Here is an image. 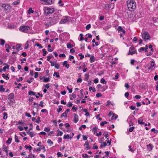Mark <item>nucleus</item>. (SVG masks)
I'll return each instance as SVG.
<instances>
[{"label": "nucleus", "instance_id": "obj_1", "mask_svg": "<svg viewBox=\"0 0 158 158\" xmlns=\"http://www.w3.org/2000/svg\"><path fill=\"white\" fill-rule=\"evenodd\" d=\"M127 4L129 10L130 11H133L136 8V4L134 0L127 1Z\"/></svg>", "mask_w": 158, "mask_h": 158}, {"label": "nucleus", "instance_id": "obj_2", "mask_svg": "<svg viewBox=\"0 0 158 158\" xmlns=\"http://www.w3.org/2000/svg\"><path fill=\"white\" fill-rule=\"evenodd\" d=\"M61 15L59 12L55 13L54 14V16L52 19V22L54 24L56 23L59 20Z\"/></svg>", "mask_w": 158, "mask_h": 158}, {"label": "nucleus", "instance_id": "obj_3", "mask_svg": "<svg viewBox=\"0 0 158 158\" xmlns=\"http://www.w3.org/2000/svg\"><path fill=\"white\" fill-rule=\"evenodd\" d=\"M54 9L53 8H51L46 6L44 8V13L47 14H52L54 12Z\"/></svg>", "mask_w": 158, "mask_h": 158}, {"label": "nucleus", "instance_id": "obj_4", "mask_svg": "<svg viewBox=\"0 0 158 158\" xmlns=\"http://www.w3.org/2000/svg\"><path fill=\"white\" fill-rule=\"evenodd\" d=\"M142 38L145 40H148L150 38V36L148 32H144L142 35Z\"/></svg>", "mask_w": 158, "mask_h": 158}, {"label": "nucleus", "instance_id": "obj_5", "mask_svg": "<svg viewBox=\"0 0 158 158\" xmlns=\"http://www.w3.org/2000/svg\"><path fill=\"white\" fill-rule=\"evenodd\" d=\"M30 27L27 26H22L19 28V30L20 31L23 32H26L30 29Z\"/></svg>", "mask_w": 158, "mask_h": 158}, {"label": "nucleus", "instance_id": "obj_6", "mask_svg": "<svg viewBox=\"0 0 158 158\" xmlns=\"http://www.w3.org/2000/svg\"><path fill=\"white\" fill-rule=\"evenodd\" d=\"M42 2V4L44 5H51L52 3V0H40Z\"/></svg>", "mask_w": 158, "mask_h": 158}, {"label": "nucleus", "instance_id": "obj_7", "mask_svg": "<svg viewBox=\"0 0 158 158\" xmlns=\"http://www.w3.org/2000/svg\"><path fill=\"white\" fill-rule=\"evenodd\" d=\"M69 21V17L68 16H65L64 18H62L60 22L61 24L65 23Z\"/></svg>", "mask_w": 158, "mask_h": 158}, {"label": "nucleus", "instance_id": "obj_8", "mask_svg": "<svg viewBox=\"0 0 158 158\" xmlns=\"http://www.w3.org/2000/svg\"><path fill=\"white\" fill-rule=\"evenodd\" d=\"M114 5L113 3H109L108 4H106L105 6V8H107L108 9L112 8V9L114 8Z\"/></svg>", "mask_w": 158, "mask_h": 158}, {"label": "nucleus", "instance_id": "obj_9", "mask_svg": "<svg viewBox=\"0 0 158 158\" xmlns=\"http://www.w3.org/2000/svg\"><path fill=\"white\" fill-rule=\"evenodd\" d=\"M74 119L73 121L75 123H77L78 121V115L75 114H74Z\"/></svg>", "mask_w": 158, "mask_h": 158}, {"label": "nucleus", "instance_id": "obj_10", "mask_svg": "<svg viewBox=\"0 0 158 158\" xmlns=\"http://www.w3.org/2000/svg\"><path fill=\"white\" fill-rule=\"evenodd\" d=\"M155 65V62L154 61H152L150 64V67L148 69H152L153 67Z\"/></svg>", "mask_w": 158, "mask_h": 158}, {"label": "nucleus", "instance_id": "obj_11", "mask_svg": "<svg viewBox=\"0 0 158 158\" xmlns=\"http://www.w3.org/2000/svg\"><path fill=\"white\" fill-rule=\"evenodd\" d=\"M14 94L13 93H11L8 95V99H12L14 98Z\"/></svg>", "mask_w": 158, "mask_h": 158}, {"label": "nucleus", "instance_id": "obj_12", "mask_svg": "<svg viewBox=\"0 0 158 158\" xmlns=\"http://www.w3.org/2000/svg\"><path fill=\"white\" fill-rule=\"evenodd\" d=\"M142 117L140 118H139V119L138 120V123L139 124H144V123L142 121L143 120H142Z\"/></svg>", "mask_w": 158, "mask_h": 158}, {"label": "nucleus", "instance_id": "obj_13", "mask_svg": "<svg viewBox=\"0 0 158 158\" xmlns=\"http://www.w3.org/2000/svg\"><path fill=\"white\" fill-rule=\"evenodd\" d=\"M118 116L117 115H115L114 113L113 114V116L111 117V120L113 119H116L118 118Z\"/></svg>", "mask_w": 158, "mask_h": 158}, {"label": "nucleus", "instance_id": "obj_14", "mask_svg": "<svg viewBox=\"0 0 158 158\" xmlns=\"http://www.w3.org/2000/svg\"><path fill=\"white\" fill-rule=\"evenodd\" d=\"M25 148L26 149H29V151L31 152V150L32 149V148L31 146H27V145H25Z\"/></svg>", "mask_w": 158, "mask_h": 158}, {"label": "nucleus", "instance_id": "obj_15", "mask_svg": "<svg viewBox=\"0 0 158 158\" xmlns=\"http://www.w3.org/2000/svg\"><path fill=\"white\" fill-rule=\"evenodd\" d=\"M73 46L70 43H68L67 44V47L68 48H70L73 47Z\"/></svg>", "mask_w": 158, "mask_h": 158}, {"label": "nucleus", "instance_id": "obj_16", "mask_svg": "<svg viewBox=\"0 0 158 158\" xmlns=\"http://www.w3.org/2000/svg\"><path fill=\"white\" fill-rule=\"evenodd\" d=\"M94 56H92L90 58V63H92L94 61Z\"/></svg>", "mask_w": 158, "mask_h": 158}, {"label": "nucleus", "instance_id": "obj_17", "mask_svg": "<svg viewBox=\"0 0 158 158\" xmlns=\"http://www.w3.org/2000/svg\"><path fill=\"white\" fill-rule=\"evenodd\" d=\"M87 145V147H86V148L87 149H89L90 148V147L89 145V143L88 141H86L84 145Z\"/></svg>", "mask_w": 158, "mask_h": 158}, {"label": "nucleus", "instance_id": "obj_18", "mask_svg": "<svg viewBox=\"0 0 158 158\" xmlns=\"http://www.w3.org/2000/svg\"><path fill=\"white\" fill-rule=\"evenodd\" d=\"M5 90V89L3 88V85H0V91L1 92H4Z\"/></svg>", "mask_w": 158, "mask_h": 158}, {"label": "nucleus", "instance_id": "obj_19", "mask_svg": "<svg viewBox=\"0 0 158 158\" xmlns=\"http://www.w3.org/2000/svg\"><path fill=\"white\" fill-rule=\"evenodd\" d=\"M57 131H58V132L56 135L57 136H61L62 135L63 132L62 131H60L59 130Z\"/></svg>", "mask_w": 158, "mask_h": 158}, {"label": "nucleus", "instance_id": "obj_20", "mask_svg": "<svg viewBox=\"0 0 158 158\" xmlns=\"http://www.w3.org/2000/svg\"><path fill=\"white\" fill-rule=\"evenodd\" d=\"M15 142H17V143L19 142L20 141L18 139V136H17V135H15Z\"/></svg>", "mask_w": 158, "mask_h": 158}, {"label": "nucleus", "instance_id": "obj_21", "mask_svg": "<svg viewBox=\"0 0 158 158\" xmlns=\"http://www.w3.org/2000/svg\"><path fill=\"white\" fill-rule=\"evenodd\" d=\"M28 13L30 14L31 13H32L34 12V10H32V8L31 7L28 10Z\"/></svg>", "mask_w": 158, "mask_h": 158}, {"label": "nucleus", "instance_id": "obj_22", "mask_svg": "<svg viewBox=\"0 0 158 158\" xmlns=\"http://www.w3.org/2000/svg\"><path fill=\"white\" fill-rule=\"evenodd\" d=\"M29 41H27L25 45V49H27L29 47Z\"/></svg>", "mask_w": 158, "mask_h": 158}, {"label": "nucleus", "instance_id": "obj_23", "mask_svg": "<svg viewBox=\"0 0 158 158\" xmlns=\"http://www.w3.org/2000/svg\"><path fill=\"white\" fill-rule=\"evenodd\" d=\"M147 146H148V148H149V147L150 148L149 149V150H152L153 147L152 144H149L148 145H147Z\"/></svg>", "mask_w": 158, "mask_h": 158}, {"label": "nucleus", "instance_id": "obj_24", "mask_svg": "<svg viewBox=\"0 0 158 158\" xmlns=\"http://www.w3.org/2000/svg\"><path fill=\"white\" fill-rule=\"evenodd\" d=\"M3 115H4L3 117V119H6L7 118V114L6 112H4L3 113Z\"/></svg>", "mask_w": 158, "mask_h": 158}, {"label": "nucleus", "instance_id": "obj_25", "mask_svg": "<svg viewBox=\"0 0 158 158\" xmlns=\"http://www.w3.org/2000/svg\"><path fill=\"white\" fill-rule=\"evenodd\" d=\"M119 75V74L118 73H116V75L115 76V77H113V78H112L113 79L115 80V79H118V76Z\"/></svg>", "mask_w": 158, "mask_h": 158}, {"label": "nucleus", "instance_id": "obj_26", "mask_svg": "<svg viewBox=\"0 0 158 158\" xmlns=\"http://www.w3.org/2000/svg\"><path fill=\"white\" fill-rule=\"evenodd\" d=\"M29 95H35V93L34 92L32 91H30L28 92Z\"/></svg>", "mask_w": 158, "mask_h": 158}, {"label": "nucleus", "instance_id": "obj_27", "mask_svg": "<svg viewBox=\"0 0 158 158\" xmlns=\"http://www.w3.org/2000/svg\"><path fill=\"white\" fill-rule=\"evenodd\" d=\"M63 117H67V113L66 112H64V113H63L61 116L60 118H62Z\"/></svg>", "mask_w": 158, "mask_h": 158}, {"label": "nucleus", "instance_id": "obj_28", "mask_svg": "<svg viewBox=\"0 0 158 158\" xmlns=\"http://www.w3.org/2000/svg\"><path fill=\"white\" fill-rule=\"evenodd\" d=\"M34 80V78H31L29 80H27V82H28L29 83H30L31 82H32Z\"/></svg>", "mask_w": 158, "mask_h": 158}, {"label": "nucleus", "instance_id": "obj_29", "mask_svg": "<svg viewBox=\"0 0 158 158\" xmlns=\"http://www.w3.org/2000/svg\"><path fill=\"white\" fill-rule=\"evenodd\" d=\"M106 141L107 143H109V145H110L111 144V139L109 138H107L106 139Z\"/></svg>", "mask_w": 158, "mask_h": 158}, {"label": "nucleus", "instance_id": "obj_30", "mask_svg": "<svg viewBox=\"0 0 158 158\" xmlns=\"http://www.w3.org/2000/svg\"><path fill=\"white\" fill-rule=\"evenodd\" d=\"M100 82L101 83L104 84H106V81L105 80V79L103 78L101 79Z\"/></svg>", "mask_w": 158, "mask_h": 158}, {"label": "nucleus", "instance_id": "obj_31", "mask_svg": "<svg viewBox=\"0 0 158 158\" xmlns=\"http://www.w3.org/2000/svg\"><path fill=\"white\" fill-rule=\"evenodd\" d=\"M35 45H36L37 47H39V48H43V47L41 44H39L37 42H36Z\"/></svg>", "mask_w": 158, "mask_h": 158}, {"label": "nucleus", "instance_id": "obj_32", "mask_svg": "<svg viewBox=\"0 0 158 158\" xmlns=\"http://www.w3.org/2000/svg\"><path fill=\"white\" fill-rule=\"evenodd\" d=\"M42 50L43 52V56H45L46 55V54L48 53L46 51V50L45 49H42Z\"/></svg>", "mask_w": 158, "mask_h": 158}, {"label": "nucleus", "instance_id": "obj_33", "mask_svg": "<svg viewBox=\"0 0 158 158\" xmlns=\"http://www.w3.org/2000/svg\"><path fill=\"white\" fill-rule=\"evenodd\" d=\"M108 123V122L106 121H104L103 122H102L100 123V124L102 126H103L105 124H107Z\"/></svg>", "mask_w": 158, "mask_h": 158}, {"label": "nucleus", "instance_id": "obj_34", "mask_svg": "<svg viewBox=\"0 0 158 158\" xmlns=\"http://www.w3.org/2000/svg\"><path fill=\"white\" fill-rule=\"evenodd\" d=\"M136 52L135 51H133L132 52H131L130 51V50H129V52L128 53V54L132 55L133 54H135Z\"/></svg>", "mask_w": 158, "mask_h": 158}, {"label": "nucleus", "instance_id": "obj_35", "mask_svg": "<svg viewBox=\"0 0 158 158\" xmlns=\"http://www.w3.org/2000/svg\"><path fill=\"white\" fill-rule=\"evenodd\" d=\"M19 0H17L16 1H15L14 2H13V3L14 5H18L19 4Z\"/></svg>", "mask_w": 158, "mask_h": 158}, {"label": "nucleus", "instance_id": "obj_36", "mask_svg": "<svg viewBox=\"0 0 158 158\" xmlns=\"http://www.w3.org/2000/svg\"><path fill=\"white\" fill-rule=\"evenodd\" d=\"M72 105L73 104L70 102H69L68 104L67 105V106L69 107H72Z\"/></svg>", "mask_w": 158, "mask_h": 158}, {"label": "nucleus", "instance_id": "obj_37", "mask_svg": "<svg viewBox=\"0 0 158 158\" xmlns=\"http://www.w3.org/2000/svg\"><path fill=\"white\" fill-rule=\"evenodd\" d=\"M53 76H56V77L57 78L59 77H60V75L59 74H58V73H57L56 72H55Z\"/></svg>", "mask_w": 158, "mask_h": 158}, {"label": "nucleus", "instance_id": "obj_38", "mask_svg": "<svg viewBox=\"0 0 158 158\" xmlns=\"http://www.w3.org/2000/svg\"><path fill=\"white\" fill-rule=\"evenodd\" d=\"M53 56L52 55H51L50 56H47V60L48 61H50V60L53 57Z\"/></svg>", "mask_w": 158, "mask_h": 158}, {"label": "nucleus", "instance_id": "obj_39", "mask_svg": "<svg viewBox=\"0 0 158 158\" xmlns=\"http://www.w3.org/2000/svg\"><path fill=\"white\" fill-rule=\"evenodd\" d=\"M44 130L47 132H49L50 131V128L49 127H45L44 129Z\"/></svg>", "mask_w": 158, "mask_h": 158}, {"label": "nucleus", "instance_id": "obj_40", "mask_svg": "<svg viewBox=\"0 0 158 158\" xmlns=\"http://www.w3.org/2000/svg\"><path fill=\"white\" fill-rule=\"evenodd\" d=\"M90 27H91L90 24H89L86 26V27H85V28L87 30H88L90 28Z\"/></svg>", "mask_w": 158, "mask_h": 158}, {"label": "nucleus", "instance_id": "obj_41", "mask_svg": "<svg viewBox=\"0 0 158 158\" xmlns=\"http://www.w3.org/2000/svg\"><path fill=\"white\" fill-rule=\"evenodd\" d=\"M50 62L51 63V66H55V63H56V62H53L52 61H50Z\"/></svg>", "mask_w": 158, "mask_h": 158}, {"label": "nucleus", "instance_id": "obj_42", "mask_svg": "<svg viewBox=\"0 0 158 158\" xmlns=\"http://www.w3.org/2000/svg\"><path fill=\"white\" fill-rule=\"evenodd\" d=\"M50 79L49 78H45L44 79L43 82H48L49 81Z\"/></svg>", "mask_w": 158, "mask_h": 158}, {"label": "nucleus", "instance_id": "obj_43", "mask_svg": "<svg viewBox=\"0 0 158 158\" xmlns=\"http://www.w3.org/2000/svg\"><path fill=\"white\" fill-rule=\"evenodd\" d=\"M9 65H7L6 66H5L3 68V70L5 71L6 69H9Z\"/></svg>", "mask_w": 158, "mask_h": 158}, {"label": "nucleus", "instance_id": "obj_44", "mask_svg": "<svg viewBox=\"0 0 158 158\" xmlns=\"http://www.w3.org/2000/svg\"><path fill=\"white\" fill-rule=\"evenodd\" d=\"M98 127H94L93 128V131L94 132V134L95 132H97V130L98 129Z\"/></svg>", "mask_w": 158, "mask_h": 158}, {"label": "nucleus", "instance_id": "obj_45", "mask_svg": "<svg viewBox=\"0 0 158 158\" xmlns=\"http://www.w3.org/2000/svg\"><path fill=\"white\" fill-rule=\"evenodd\" d=\"M80 36H81L80 40H83L84 39V37H83V35L81 33L80 35Z\"/></svg>", "mask_w": 158, "mask_h": 158}, {"label": "nucleus", "instance_id": "obj_46", "mask_svg": "<svg viewBox=\"0 0 158 158\" xmlns=\"http://www.w3.org/2000/svg\"><path fill=\"white\" fill-rule=\"evenodd\" d=\"M69 135H64V139H66L69 138Z\"/></svg>", "mask_w": 158, "mask_h": 158}, {"label": "nucleus", "instance_id": "obj_47", "mask_svg": "<svg viewBox=\"0 0 158 158\" xmlns=\"http://www.w3.org/2000/svg\"><path fill=\"white\" fill-rule=\"evenodd\" d=\"M1 44L2 45H3L5 43V41L3 39H1Z\"/></svg>", "mask_w": 158, "mask_h": 158}, {"label": "nucleus", "instance_id": "obj_48", "mask_svg": "<svg viewBox=\"0 0 158 158\" xmlns=\"http://www.w3.org/2000/svg\"><path fill=\"white\" fill-rule=\"evenodd\" d=\"M28 135H29L31 138L34 136V135L33 132H29L28 133Z\"/></svg>", "mask_w": 158, "mask_h": 158}, {"label": "nucleus", "instance_id": "obj_49", "mask_svg": "<svg viewBox=\"0 0 158 158\" xmlns=\"http://www.w3.org/2000/svg\"><path fill=\"white\" fill-rule=\"evenodd\" d=\"M85 79L86 80H88L89 78V74H85Z\"/></svg>", "mask_w": 158, "mask_h": 158}, {"label": "nucleus", "instance_id": "obj_50", "mask_svg": "<svg viewBox=\"0 0 158 158\" xmlns=\"http://www.w3.org/2000/svg\"><path fill=\"white\" fill-rule=\"evenodd\" d=\"M12 140V138H9L6 141V143L10 144V141Z\"/></svg>", "mask_w": 158, "mask_h": 158}, {"label": "nucleus", "instance_id": "obj_51", "mask_svg": "<svg viewBox=\"0 0 158 158\" xmlns=\"http://www.w3.org/2000/svg\"><path fill=\"white\" fill-rule=\"evenodd\" d=\"M134 127H131L129 129V131L130 132H132L133 130L134 129Z\"/></svg>", "mask_w": 158, "mask_h": 158}, {"label": "nucleus", "instance_id": "obj_52", "mask_svg": "<svg viewBox=\"0 0 158 158\" xmlns=\"http://www.w3.org/2000/svg\"><path fill=\"white\" fill-rule=\"evenodd\" d=\"M40 117H38L37 118V120L35 121V122L37 123H39L40 122Z\"/></svg>", "mask_w": 158, "mask_h": 158}, {"label": "nucleus", "instance_id": "obj_53", "mask_svg": "<svg viewBox=\"0 0 158 158\" xmlns=\"http://www.w3.org/2000/svg\"><path fill=\"white\" fill-rule=\"evenodd\" d=\"M78 55L80 56H81V57L80 58V59L81 60H82V59H83L84 58V55H82V53H80Z\"/></svg>", "mask_w": 158, "mask_h": 158}, {"label": "nucleus", "instance_id": "obj_54", "mask_svg": "<svg viewBox=\"0 0 158 158\" xmlns=\"http://www.w3.org/2000/svg\"><path fill=\"white\" fill-rule=\"evenodd\" d=\"M82 81V79L81 78H79L77 80V83H81Z\"/></svg>", "mask_w": 158, "mask_h": 158}, {"label": "nucleus", "instance_id": "obj_55", "mask_svg": "<svg viewBox=\"0 0 158 158\" xmlns=\"http://www.w3.org/2000/svg\"><path fill=\"white\" fill-rule=\"evenodd\" d=\"M8 27L9 29H14V26L12 25H8Z\"/></svg>", "mask_w": 158, "mask_h": 158}, {"label": "nucleus", "instance_id": "obj_56", "mask_svg": "<svg viewBox=\"0 0 158 158\" xmlns=\"http://www.w3.org/2000/svg\"><path fill=\"white\" fill-rule=\"evenodd\" d=\"M47 143H50L51 144H53V142L50 139H48L47 140Z\"/></svg>", "mask_w": 158, "mask_h": 158}, {"label": "nucleus", "instance_id": "obj_57", "mask_svg": "<svg viewBox=\"0 0 158 158\" xmlns=\"http://www.w3.org/2000/svg\"><path fill=\"white\" fill-rule=\"evenodd\" d=\"M67 89L69 90V93H71L72 92V89H69L68 86H67L66 87Z\"/></svg>", "mask_w": 158, "mask_h": 158}, {"label": "nucleus", "instance_id": "obj_58", "mask_svg": "<svg viewBox=\"0 0 158 158\" xmlns=\"http://www.w3.org/2000/svg\"><path fill=\"white\" fill-rule=\"evenodd\" d=\"M103 135L105 137L106 139L107 138V137L109 136V135L107 133H103Z\"/></svg>", "mask_w": 158, "mask_h": 158}, {"label": "nucleus", "instance_id": "obj_59", "mask_svg": "<svg viewBox=\"0 0 158 158\" xmlns=\"http://www.w3.org/2000/svg\"><path fill=\"white\" fill-rule=\"evenodd\" d=\"M123 30L122 27L120 26H119L118 28V31H121Z\"/></svg>", "mask_w": 158, "mask_h": 158}, {"label": "nucleus", "instance_id": "obj_60", "mask_svg": "<svg viewBox=\"0 0 158 158\" xmlns=\"http://www.w3.org/2000/svg\"><path fill=\"white\" fill-rule=\"evenodd\" d=\"M145 48L144 47H141L139 49V52H141L142 51H143L144 50Z\"/></svg>", "mask_w": 158, "mask_h": 158}, {"label": "nucleus", "instance_id": "obj_61", "mask_svg": "<svg viewBox=\"0 0 158 158\" xmlns=\"http://www.w3.org/2000/svg\"><path fill=\"white\" fill-rule=\"evenodd\" d=\"M55 68H56L57 69H59L60 67L59 65L57 64L56 63H55Z\"/></svg>", "mask_w": 158, "mask_h": 158}, {"label": "nucleus", "instance_id": "obj_62", "mask_svg": "<svg viewBox=\"0 0 158 158\" xmlns=\"http://www.w3.org/2000/svg\"><path fill=\"white\" fill-rule=\"evenodd\" d=\"M102 96V94L101 93H98L96 94V97H99Z\"/></svg>", "mask_w": 158, "mask_h": 158}, {"label": "nucleus", "instance_id": "obj_63", "mask_svg": "<svg viewBox=\"0 0 158 158\" xmlns=\"http://www.w3.org/2000/svg\"><path fill=\"white\" fill-rule=\"evenodd\" d=\"M83 137V139L84 140H86L87 139V137L85 135H82Z\"/></svg>", "mask_w": 158, "mask_h": 158}, {"label": "nucleus", "instance_id": "obj_64", "mask_svg": "<svg viewBox=\"0 0 158 158\" xmlns=\"http://www.w3.org/2000/svg\"><path fill=\"white\" fill-rule=\"evenodd\" d=\"M18 128L21 131H22L23 130V128L21 126H18Z\"/></svg>", "mask_w": 158, "mask_h": 158}]
</instances>
